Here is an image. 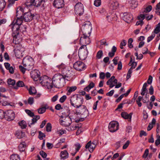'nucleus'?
<instances>
[{"label":"nucleus","instance_id":"34","mask_svg":"<svg viewBox=\"0 0 160 160\" xmlns=\"http://www.w3.org/2000/svg\"><path fill=\"white\" fill-rule=\"evenodd\" d=\"M6 5V2L4 0H0V11L3 10Z\"/></svg>","mask_w":160,"mask_h":160},{"label":"nucleus","instance_id":"63","mask_svg":"<svg viewBox=\"0 0 160 160\" xmlns=\"http://www.w3.org/2000/svg\"><path fill=\"white\" fill-rule=\"evenodd\" d=\"M130 143V142L128 140L123 145V149H126L127 147H128L129 144Z\"/></svg>","mask_w":160,"mask_h":160},{"label":"nucleus","instance_id":"52","mask_svg":"<svg viewBox=\"0 0 160 160\" xmlns=\"http://www.w3.org/2000/svg\"><path fill=\"white\" fill-rule=\"evenodd\" d=\"M19 69L20 71L23 73L24 74L26 70L27 69V68H25L21 65L19 66Z\"/></svg>","mask_w":160,"mask_h":160},{"label":"nucleus","instance_id":"30","mask_svg":"<svg viewBox=\"0 0 160 160\" xmlns=\"http://www.w3.org/2000/svg\"><path fill=\"white\" fill-rule=\"evenodd\" d=\"M40 118V116L39 115H36L32 119V122L29 123V122L28 123V125L29 127H31V125L34 124Z\"/></svg>","mask_w":160,"mask_h":160},{"label":"nucleus","instance_id":"33","mask_svg":"<svg viewBox=\"0 0 160 160\" xmlns=\"http://www.w3.org/2000/svg\"><path fill=\"white\" fill-rule=\"evenodd\" d=\"M16 57L18 58H21L22 57L23 55L22 54V52L20 51L17 50H14Z\"/></svg>","mask_w":160,"mask_h":160},{"label":"nucleus","instance_id":"9","mask_svg":"<svg viewBox=\"0 0 160 160\" xmlns=\"http://www.w3.org/2000/svg\"><path fill=\"white\" fill-rule=\"evenodd\" d=\"M62 75L63 76L64 80L69 81L71 79L72 74V71L71 68H68L66 69H64L62 71Z\"/></svg>","mask_w":160,"mask_h":160},{"label":"nucleus","instance_id":"56","mask_svg":"<svg viewBox=\"0 0 160 160\" xmlns=\"http://www.w3.org/2000/svg\"><path fill=\"white\" fill-rule=\"evenodd\" d=\"M67 98V96L66 95H63L59 99V102L61 103L63 102Z\"/></svg>","mask_w":160,"mask_h":160},{"label":"nucleus","instance_id":"26","mask_svg":"<svg viewBox=\"0 0 160 160\" xmlns=\"http://www.w3.org/2000/svg\"><path fill=\"white\" fill-rule=\"evenodd\" d=\"M77 89V87L76 86L68 87L67 89L68 91L67 94L68 95H70L71 92L75 91Z\"/></svg>","mask_w":160,"mask_h":160},{"label":"nucleus","instance_id":"29","mask_svg":"<svg viewBox=\"0 0 160 160\" xmlns=\"http://www.w3.org/2000/svg\"><path fill=\"white\" fill-rule=\"evenodd\" d=\"M147 86L148 85L147 83H145L144 84L141 90V94L142 95L144 96L146 93H147L148 92V90L147 89Z\"/></svg>","mask_w":160,"mask_h":160},{"label":"nucleus","instance_id":"5","mask_svg":"<svg viewBox=\"0 0 160 160\" xmlns=\"http://www.w3.org/2000/svg\"><path fill=\"white\" fill-rule=\"evenodd\" d=\"M88 52L86 45H82L79 48L78 55L82 60H85L87 57Z\"/></svg>","mask_w":160,"mask_h":160},{"label":"nucleus","instance_id":"12","mask_svg":"<svg viewBox=\"0 0 160 160\" xmlns=\"http://www.w3.org/2000/svg\"><path fill=\"white\" fill-rule=\"evenodd\" d=\"M12 35L13 37L12 42L15 44H19L21 40L19 36V30H14L13 31Z\"/></svg>","mask_w":160,"mask_h":160},{"label":"nucleus","instance_id":"45","mask_svg":"<svg viewBox=\"0 0 160 160\" xmlns=\"http://www.w3.org/2000/svg\"><path fill=\"white\" fill-rule=\"evenodd\" d=\"M52 128L51 124L50 123H47L46 126V130L47 132H50L51 131Z\"/></svg>","mask_w":160,"mask_h":160},{"label":"nucleus","instance_id":"44","mask_svg":"<svg viewBox=\"0 0 160 160\" xmlns=\"http://www.w3.org/2000/svg\"><path fill=\"white\" fill-rule=\"evenodd\" d=\"M133 42V39L132 38H130L128 40V47L130 48H132L133 46L132 44V43Z\"/></svg>","mask_w":160,"mask_h":160},{"label":"nucleus","instance_id":"42","mask_svg":"<svg viewBox=\"0 0 160 160\" xmlns=\"http://www.w3.org/2000/svg\"><path fill=\"white\" fill-rule=\"evenodd\" d=\"M8 83L9 85L14 86L15 85L16 82L14 80L12 79L11 78H9L8 79Z\"/></svg>","mask_w":160,"mask_h":160},{"label":"nucleus","instance_id":"25","mask_svg":"<svg viewBox=\"0 0 160 160\" xmlns=\"http://www.w3.org/2000/svg\"><path fill=\"white\" fill-rule=\"evenodd\" d=\"M124 16L123 17V19L127 22H129L132 21L133 19L132 15L130 14H127L124 13Z\"/></svg>","mask_w":160,"mask_h":160},{"label":"nucleus","instance_id":"53","mask_svg":"<svg viewBox=\"0 0 160 160\" xmlns=\"http://www.w3.org/2000/svg\"><path fill=\"white\" fill-rule=\"evenodd\" d=\"M149 153V150L148 149H146L144 152V153L142 156V157L144 158H146L148 156Z\"/></svg>","mask_w":160,"mask_h":160},{"label":"nucleus","instance_id":"8","mask_svg":"<svg viewBox=\"0 0 160 160\" xmlns=\"http://www.w3.org/2000/svg\"><path fill=\"white\" fill-rule=\"evenodd\" d=\"M45 2L44 0H28L26 3V5L27 6L33 5L38 7L42 5L44 7Z\"/></svg>","mask_w":160,"mask_h":160},{"label":"nucleus","instance_id":"35","mask_svg":"<svg viewBox=\"0 0 160 160\" xmlns=\"http://www.w3.org/2000/svg\"><path fill=\"white\" fill-rule=\"evenodd\" d=\"M26 145L24 142L21 143L19 146V149L20 151L23 152L25 151Z\"/></svg>","mask_w":160,"mask_h":160},{"label":"nucleus","instance_id":"59","mask_svg":"<svg viewBox=\"0 0 160 160\" xmlns=\"http://www.w3.org/2000/svg\"><path fill=\"white\" fill-rule=\"evenodd\" d=\"M145 15L141 14L138 17V19L139 20H143L145 18Z\"/></svg>","mask_w":160,"mask_h":160},{"label":"nucleus","instance_id":"47","mask_svg":"<svg viewBox=\"0 0 160 160\" xmlns=\"http://www.w3.org/2000/svg\"><path fill=\"white\" fill-rule=\"evenodd\" d=\"M45 137V135L44 133H42L41 131H40L39 132L38 138L42 140L43 139V137Z\"/></svg>","mask_w":160,"mask_h":160},{"label":"nucleus","instance_id":"24","mask_svg":"<svg viewBox=\"0 0 160 160\" xmlns=\"http://www.w3.org/2000/svg\"><path fill=\"white\" fill-rule=\"evenodd\" d=\"M132 113L131 112L129 114L126 112H122L121 114L122 117L125 119H129V121H131Z\"/></svg>","mask_w":160,"mask_h":160},{"label":"nucleus","instance_id":"64","mask_svg":"<svg viewBox=\"0 0 160 160\" xmlns=\"http://www.w3.org/2000/svg\"><path fill=\"white\" fill-rule=\"evenodd\" d=\"M105 76V73L104 72H101L99 74V78L101 79H104Z\"/></svg>","mask_w":160,"mask_h":160},{"label":"nucleus","instance_id":"48","mask_svg":"<svg viewBox=\"0 0 160 160\" xmlns=\"http://www.w3.org/2000/svg\"><path fill=\"white\" fill-rule=\"evenodd\" d=\"M149 101V95L146 93L144 99H142V102L143 103H147Z\"/></svg>","mask_w":160,"mask_h":160},{"label":"nucleus","instance_id":"41","mask_svg":"<svg viewBox=\"0 0 160 160\" xmlns=\"http://www.w3.org/2000/svg\"><path fill=\"white\" fill-rule=\"evenodd\" d=\"M132 68L131 67L128 70L127 75L126 78L127 80L128 79L131 77V74L132 72Z\"/></svg>","mask_w":160,"mask_h":160},{"label":"nucleus","instance_id":"55","mask_svg":"<svg viewBox=\"0 0 160 160\" xmlns=\"http://www.w3.org/2000/svg\"><path fill=\"white\" fill-rule=\"evenodd\" d=\"M55 108L56 109L58 110L63 109V108L62 107L61 105L59 104H57L55 106Z\"/></svg>","mask_w":160,"mask_h":160},{"label":"nucleus","instance_id":"37","mask_svg":"<svg viewBox=\"0 0 160 160\" xmlns=\"http://www.w3.org/2000/svg\"><path fill=\"white\" fill-rule=\"evenodd\" d=\"M24 86V83L22 81H19L16 83V85L14 87V88L17 89L18 87H22Z\"/></svg>","mask_w":160,"mask_h":160},{"label":"nucleus","instance_id":"21","mask_svg":"<svg viewBox=\"0 0 160 160\" xmlns=\"http://www.w3.org/2000/svg\"><path fill=\"white\" fill-rule=\"evenodd\" d=\"M109 5L111 9L116 10L118 7L119 3L116 0H110Z\"/></svg>","mask_w":160,"mask_h":160},{"label":"nucleus","instance_id":"19","mask_svg":"<svg viewBox=\"0 0 160 160\" xmlns=\"http://www.w3.org/2000/svg\"><path fill=\"white\" fill-rule=\"evenodd\" d=\"M34 16V15L30 12H26L23 15V20L25 22H30L32 20Z\"/></svg>","mask_w":160,"mask_h":160},{"label":"nucleus","instance_id":"2","mask_svg":"<svg viewBox=\"0 0 160 160\" xmlns=\"http://www.w3.org/2000/svg\"><path fill=\"white\" fill-rule=\"evenodd\" d=\"M63 76L60 73L55 74L52 78V88L54 87L58 88H61L64 86Z\"/></svg>","mask_w":160,"mask_h":160},{"label":"nucleus","instance_id":"46","mask_svg":"<svg viewBox=\"0 0 160 160\" xmlns=\"http://www.w3.org/2000/svg\"><path fill=\"white\" fill-rule=\"evenodd\" d=\"M126 44V41L125 40H123L121 42L120 44V48L121 49L123 48V46H125Z\"/></svg>","mask_w":160,"mask_h":160},{"label":"nucleus","instance_id":"57","mask_svg":"<svg viewBox=\"0 0 160 160\" xmlns=\"http://www.w3.org/2000/svg\"><path fill=\"white\" fill-rule=\"evenodd\" d=\"M34 102L33 98L32 97H30L28 99V103L30 105H32Z\"/></svg>","mask_w":160,"mask_h":160},{"label":"nucleus","instance_id":"10","mask_svg":"<svg viewBox=\"0 0 160 160\" xmlns=\"http://www.w3.org/2000/svg\"><path fill=\"white\" fill-rule=\"evenodd\" d=\"M22 63L23 66L26 67L27 70H28L32 69L33 68L34 62L32 58L30 59H23Z\"/></svg>","mask_w":160,"mask_h":160},{"label":"nucleus","instance_id":"38","mask_svg":"<svg viewBox=\"0 0 160 160\" xmlns=\"http://www.w3.org/2000/svg\"><path fill=\"white\" fill-rule=\"evenodd\" d=\"M10 160H20V157L17 154H12L10 157Z\"/></svg>","mask_w":160,"mask_h":160},{"label":"nucleus","instance_id":"7","mask_svg":"<svg viewBox=\"0 0 160 160\" xmlns=\"http://www.w3.org/2000/svg\"><path fill=\"white\" fill-rule=\"evenodd\" d=\"M39 82L43 86L47 87L48 89L52 88V82L46 76H44L40 78Z\"/></svg>","mask_w":160,"mask_h":160},{"label":"nucleus","instance_id":"62","mask_svg":"<svg viewBox=\"0 0 160 160\" xmlns=\"http://www.w3.org/2000/svg\"><path fill=\"white\" fill-rule=\"evenodd\" d=\"M145 15V18L147 20H149L150 19H151L153 17V15H151L150 16H149L148 14H146Z\"/></svg>","mask_w":160,"mask_h":160},{"label":"nucleus","instance_id":"22","mask_svg":"<svg viewBox=\"0 0 160 160\" xmlns=\"http://www.w3.org/2000/svg\"><path fill=\"white\" fill-rule=\"evenodd\" d=\"M95 147V143L93 142H91V141H90L88 142L85 146V148L86 149H88L90 152H93Z\"/></svg>","mask_w":160,"mask_h":160},{"label":"nucleus","instance_id":"51","mask_svg":"<svg viewBox=\"0 0 160 160\" xmlns=\"http://www.w3.org/2000/svg\"><path fill=\"white\" fill-rule=\"evenodd\" d=\"M101 4V0H95L94 2V5L96 7L99 6Z\"/></svg>","mask_w":160,"mask_h":160},{"label":"nucleus","instance_id":"27","mask_svg":"<svg viewBox=\"0 0 160 160\" xmlns=\"http://www.w3.org/2000/svg\"><path fill=\"white\" fill-rule=\"evenodd\" d=\"M25 133L22 131H17L15 133V135L18 138L20 139L24 137Z\"/></svg>","mask_w":160,"mask_h":160},{"label":"nucleus","instance_id":"13","mask_svg":"<svg viewBox=\"0 0 160 160\" xmlns=\"http://www.w3.org/2000/svg\"><path fill=\"white\" fill-rule=\"evenodd\" d=\"M118 128L119 124L117 122L113 121L109 123L108 129L110 132H114L118 130Z\"/></svg>","mask_w":160,"mask_h":160},{"label":"nucleus","instance_id":"50","mask_svg":"<svg viewBox=\"0 0 160 160\" xmlns=\"http://www.w3.org/2000/svg\"><path fill=\"white\" fill-rule=\"evenodd\" d=\"M155 35L154 33H152L151 36L148 38L147 39V42H150L155 37Z\"/></svg>","mask_w":160,"mask_h":160},{"label":"nucleus","instance_id":"1","mask_svg":"<svg viewBox=\"0 0 160 160\" xmlns=\"http://www.w3.org/2000/svg\"><path fill=\"white\" fill-rule=\"evenodd\" d=\"M92 29L91 23L89 21L84 22L81 27L83 33V36H81L80 40V43L82 44L84 43L89 44L90 42L89 37Z\"/></svg>","mask_w":160,"mask_h":160},{"label":"nucleus","instance_id":"18","mask_svg":"<svg viewBox=\"0 0 160 160\" xmlns=\"http://www.w3.org/2000/svg\"><path fill=\"white\" fill-rule=\"evenodd\" d=\"M66 117L63 120H60V124L63 126L67 127L69 126L72 123L71 119L68 116L66 115Z\"/></svg>","mask_w":160,"mask_h":160},{"label":"nucleus","instance_id":"23","mask_svg":"<svg viewBox=\"0 0 160 160\" xmlns=\"http://www.w3.org/2000/svg\"><path fill=\"white\" fill-rule=\"evenodd\" d=\"M49 108V107L47 104H44L43 106H42L41 107L38 109V111L39 114H42L44 113L46 109Z\"/></svg>","mask_w":160,"mask_h":160},{"label":"nucleus","instance_id":"28","mask_svg":"<svg viewBox=\"0 0 160 160\" xmlns=\"http://www.w3.org/2000/svg\"><path fill=\"white\" fill-rule=\"evenodd\" d=\"M24 12V10L22 8H18L16 13V16L18 17H22V15Z\"/></svg>","mask_w":160,"mask_h":160},{"label":"nucleus","instance_id":"20","mask_svg":"<svg viewBox=\"0 0 160 160\" xmlns=\"http://www.w3.org/2000/svg\"><path fill=\"white\" fill-rule=\"evenodd\" d=\"M64 1L63 0H55L53 5L57 8H62L64 6Z\"/></svg>","mask_w":160,"mask_h":160},{"label":"nucleus","instance_id":"4","mask_svg":"<svg viewBox=\"0 0 160 160\" xmlns=\"http://www.w3.org/2000/svg\"><path fill=\"white\" fill-rule=\"evenodd\" d=\"M76 112L79 115H80L82 117L87 118L89 115V113L86 107L83 105H81L77 107L76 109Z\"/></svg>","mask_w":160,"mask_h":160},{"label":"nucleus","instance_id":"11","mask_svg":"<svg viewBox=\"0 0 160 160\" xmlns=\"http://www.w3.org/2000/svg\"><path fill=\"white\" fill-rule=\"evenodd\" d=\"M74 12L76 14L81 16L84 12L83 5L80 2H78L75 6Z\"/></svg>","mask_w":160,"mask_h":160},{"label":"nucleus","instance_id":"6","mask_svg":"<svg viewBox=\"0 0 160 160\" xmlns=\"http://www.w3.org/2000/svg\"><path fill=\"white\" fill-rule=\"evenodd\" d=\"M23 20L22 17H17V19L14 20L12 24L10 26L11 27L12 31H13L14 30H19L20 26L22 24Z\"/></svg>","mask_w":160,"mask_h":160},{"label":"nucleus","instance_id":"32","mask_svg":"<svg viewBox=\"0 0 160 160\" xmlns=\"http://www.w3.org/2000/svg\"><path fill=\"white\" fill-rule=\"evenodd\" d=\"M16 46H14L15 48L14 50H17L23 52L25 50V48L22 45L19 44H16Z\"/></svg>","mask_w":160,"mask_h":160},{"label":"nucleus","instance_id":"3","mask_svg":"<svg viewBox=\"0 0 160 160\" xmlns=\"http://www.w3.org/2000/svg\"><path fill=\"white\" fill-rule=\"evenodd\" d=\"M70 102L71 105L74 107H78L83 103V99L81 96H78V95H73L70 98Z\"/></svg>","mask_w":160,"mask_h":160},{"label":"nucleus","instance_id":"14","mask_svg":"<svg viewBox=\"0 0 160 160\" xmlns=\"http://www.w3.org/2000/svg\"><path fill=\"white\" fill-rule=\"evenodd\" d=\"M73 68L76 70L82 71L86 68V66L82 62L79 61L76 62L73 65Z\"/></svg>","mask_w":160,"mask_h":160},{"label":"nucleus","instance_id":"15","mask_svg":"<svg viewBox=\"0 0 160 160\" xmlns=\"http://www.w3.org/2000/svg\"><path fill=\"white\" fill-rule=\"evenodd\" d=\"M69 111L70 110L69 109L68 107H66L67 113L64 111H63V112L66 113V115L68 116V117L71 119V120L72 119H73L75 120L76 122V120L77 119V115L78 114L76 113V111L75 112L74 111H72L70 112H69Z\"/></svg>","mask_w":160,"mask_h":160},{"label":"nucleus","instance_id":"61","mask_svg":"<svg viewBox=\"0 0 160 160\" xmlns=\"http://www.w3.org/2000/svg\"><path fill=\"white\" fill-rule=\"evenodd\" d=\"M58 97V95L57 94L53 96L51 99V101L52 102H54L56 101Z\"/></svg>","mask_w":160,"mask_h":160},{"label":"nucleus","instance_id":"31","mask_svg":"<svg viewBox=\"0 0 160 160\" xmlns=\"http://www.w3.org/2000/svg\"><path fill=\"white\" fill-rule=\"evenodd\" d=\"M68 154L66 150L62 151L60 154L61 159H65L68 157Z\"/></svg>","mask_w":160,"mask_h":160},{"label":"nucleus","instance_id":"60","mask_svg":"<svg viewBox=\"0 0 160 160\" xmlns=\"http://www.w3.org/2000/svg\"><path fill=\"white\" fill-rule=\"evenodd\" d=\"M40 154L43 158H45L47 156L46 153L43 151H41L40 152Z\"/></svg>","mask_w":160,"mask_h":160},{"label":"nucleus","instance_id":"17","mask_svg":"<svg viewBox=\"0 0 160 160\" xmlns=\"http://www.w3.org/2000/svg\"><path fill=\"white\" fill-rule=\"evenodd\" d=\"M30 75L32 78L35 81H37L40 80V72L39 71L37 70H32L30 73Z\"/></svg>","mask_w":160,"mask_h":160},{"label":"nucleus","instance_id":"40","mask_svg":"<svg viewBox=\"0 0 160 160\" xmlns=\"http://www.w3.org/2000/svg\"><path fill=\"white\" fill-rule=\"evenodd\" d=\"M103 53L102 50H100L97 52L96 54V58L98 59H101L102 57Z\"/></svg>","mask_w":160,"mask_h":160},{"label":"nucleus","instance_id":"39","mask_svg":"<svg viewBox=\"0 0 160 160\" xmlns=\"http://www.w3.org/2000/svg\"><path fill=\"white\" fill-rule=\"evenodd\" d=\"M28 91L30 95L35 94L37 92L36 90L34 87L30 88Z\"/></svg>","mask_w":160,"mask_h":160},{"label":"nucleus","instance_id":"43","mask_svg":"<svg viewBox=\"0 0 160 160\" xmlns=\"http://www.w3.org/2000/svg\"><path fill=\"white\" fill-rule=\"evenodd\" d=\"M26 112L30 117H32L34 116V114L33 112H32L30 110L28 109H26L25 110Z\"/></svg>","mask_w":160,"mask_h":160},{"label":"nucleus","instance_id":"54","mask_svg":"<svg viewBox=\"0 0 160 160\" xmlns=\"http://www.w3.org/2000/svg\"><path fill=\"white\" fill-rule=\"evenodd\" d=\"M5 112L3 110L0 109V119L4 118Z\"/></svg>","mask_w":160,"mask_h":160},{"label":"nucleus","instance_id":"36","mask_svg":"<svg viewBox=\"0 0 160 160\" xmlns=\"http://www.w3.org/2000/svg\"><path fill=\"white\" fill-rule=\"evenodd\" d=\"M18 123L22 129L25 128L27 126L26 122L24 120H22L21 121L19 122Z\"/></svg>","mask_w":160,"mask_h":160},{"label":"nucleus","instance_id":"16","mask_svg":"<svg viewBox=\"0 0 160 160\" xmlns=\"http://www.w3.org/2000/svg\"><path fill=\"white\" fill-rule=\"evenodd\" d=\"M4 118L8 121L13 120L15 118L14 112L12 110H7L5 112Z\"/></svg>","mask_w":160,"mask_h":160},{"label":"nucleus","instance_id":"49","mask_svg":"<svg viewBox=\"0 0 160 160\" xmlns=\"http://www.w3.org/2000/svg\"><path fill=\"white\" fill-rule=\"evenodd\" d=\"M57 67L59 69H61L62 70H63L64 69H66V66L65 64L63 63H61L60 65L57 66Z\"/></svg>","mask_w":160,"mask_h":160},{"label":"nucleus","instance_id":"58","mask_svg":"<svg viewBox=\"0 0 160 160\" xmlns=\"http://www.w3.org/2000/svg\"><path fill=\"white\" fill-rule=\"evenodd\" d=\"M147 133L146 132L143 130H141L140 132L139 136L140 137H142L143 136H146Z\"/></svg>","mask_w":160,"mask_h":160}]
</instances>
